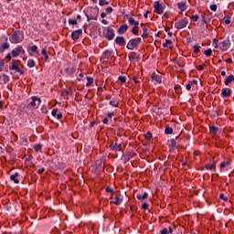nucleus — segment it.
Returning a JSON list of instances; mask_svg holds the SVG:
<instances>
[{"instance_id": "64", "label": "nucleus", "mask_w": 234, "mask_h": 234, "mask_svg": "<svg viewBox=\"0 0 234 234\" xmlns=\"http://www.w3.org/2000/svg\"><path fill=\"white\" fill-rule=\"evenodd\" d=\"M114 116V112H108V118H112Z\"/></svg>"}, {"instance_id": "17", "label": "nucleus", "mask_w": 234, "mask_h": 234, "mask_svg": "<svg viewBox=\"0 0 234 234\" xmlns=\"http://www.w3.org/2000/svg\"><path fill=\"white\" fill-rule=\"evenodd\" d=\"M127 30H129V26H127V24H123L122 25L119 29H118V34L120 36H123V34H125V32H127Z\"/></svg>"}, {"instance_id": "21", "label": "nucleus", "mask_w": 234, "mask_h": 234, "mask_svg": "<svg viewBox=\"0 0 234 234\" xmlns=\"http://www.w3.org/2000/svg\"><path fill=\"white\" fill-rule=\"evenodd\" d=\"M17 176H19L18 173H15L14 175L10 176V180L15 182V184H19V179H17Z\"/></svg>"}, {"instance_id": "61", "label": "nucleus", "mask_w": 234, "mask_h": 234, "mask_svg": "<svg viewBox=\"0 0 234 234\" xmlns=\"http://www.w3.org/2000/svg\"><path fill=\"white\" fill-rule=\"evenodd\" d=\"M107 13L106 12H102L101 14V17H102V19L104 18V17H107Z\"/></svg>"}, {"instance_id": "16", "label": "nucleus", "mask_w": 234, "mask_h": 234, "mask_svg": "<svg viewBox=\"0 0 234 234\" xmlns=\"http://www.w3.org/2000/svg\"><path fill=\"white\" fill-rule=\"evenodd\" d=\"M221 96L222 98H229L231 96V90L229 88H223L221 90Z\"/></svg>"}, {"instance_id": "29", "label": "nucleus", "mask_w": 234, "mask_h": 234, "mask_svg": "<svg viewBox=\"0 0 234 234\" xmlns=\"http://www.w3.org/2000/svg\"><path fill=\"white\" fill-rule=\"evenodd\" d=\"M169 45H173V41L166 39L165 43L163 44L164 48H171V47H169Z\"/></svg>"}, {"instance_id": "49", "label": "nucleus", "mask_w": 234, "mask_h": 234, "mask_svg": "<svg viewBox=\"0 0 234 234\" xmlns=\"http://www.w3.org/2000/svg\"><path fill=\"white\" fill-rule=\"evenodd\" d=\"M213 46L215 48H218V40L217 38L213 39Z\"/></svg>"}, {"instance_id": "28", "label": "nucleus", "mask_w": 234, "mask_h": 234, "mask_svg": "<svg viewBox=\"0 0 234 234\" xmlns=\"http://www.w3.org/2000/svg\"><path fill=\"white\" fill-rule=\"evenodd\" d=\"M200 48H201L200 45L196 44L193 47L194 54H199L200 53Z\"/></svg>"}, {"instance_id": "12", "label": "nucleus", "mask_w": 234, "mask_h": 234, "mask_svg": "<svg viewBox=\"0 0 234 234\" xmlns=\"http://www.w3.org/2000/svg\"><path fill=\"white\" fill-rule=\"evenodd\" d=\"M27 52L29 53V56H34L32 53L37 54V56H39V50H37V46L36 45L27 47Z\"/></svg>"}, {"instance_id": "47", "label": "nucleus", "mask_w": 234, "mask_h": 234, "mask_svg": "<svg viewBox=\"0 0 234 234\" xmlns=\"http://www.w3.org/2000/svg\"><path fill=\"white\" fill-rule=\"evenodd\" d=\"M119 81H121V83H125L127 81V78L120 76L119 77Z\"/></svg>"}, {"instance_id": "38", "label": "nucleus", "mask_w": 234, "mask_h": 234, "mask_svg": "<svg viewBox=\"0 0 234 234\" xmlns=\"http://www.w3.org/2000/svg\"><path fill=\"white\" fill-rule=\"evenodd\" d=\"M132 32H133V34L134 36H138V32H139V30H138V26H134V27H133V29H132Z\"/></svg>"}, {"instance_id": "9", "label": "nucleus", "mask_w": 234, "mask_h": 234, "mask_svg": "<svg viewBox=\"0 0 234 234\" xmlns=\"http://www.w3.org/2000/svg\"><path fill=\"white\" fill-rule=\"evenodd\" d=\"M154 12L156 14H159V16H162V14H164V7L162 6V5H160V2H154Z\"/></svg>"}, {"instance_id": "19", "label": "nucleus", "mask_w": 234, "mask_h": 234, "mask_svg": "<svg viewBox=\"0 0 234 234\" xmlns=\"http://www.w3.org/2000/svg\"><path fill=\"white\" fill-rule=\"evenodd\" d=\"M8 48H10V44H8V42L0 44V54H3V52L8 50Z\"/></svg>"}, {"instance_id": "39", "label": "nucleus", "mask_w": 234, "mask_h": 234, "mask_svg": "<svg viewBox=\"0 0 234 234\" xmlns=\"http://www.w3.org/2000/svg\"><path fill=\"white\" fill-rule=\"evenodd\" d=\"M99 5H100V6H105V5H109V2H107L106 0H100Z\"/></svg>"}, {"instance_id": "5", "label": "nucleus", "mask_w": 234, "mask_h": 234, "mask_svg": "<svg viewBox=\"0 0 234 234\" xmlns=\"http://www.w3.org/2000/svg\"><path fill=\"white\" fill-rule=\"evenodd\" d=\"M230 45H231V42L229 41V39H225L222 42L218 43V48H220V50H223L225 52L229 48Z\"/></svg>"}, {"instance_id": "2", "label": "nucleus", "mask_w": 234, "mask_h": 234, "mask_svg": "<svg viewBox=\"0 0 234 234\" xmlns=\"http://www.w3.org/2000/svg\"><path fill=\"white\" fill-rule=\"evenodd\" d=\"M140 43H142V37L132 38L129 40L126 48L128 50H134V48H136Z\"/></svg>"}, {"instance_id": "44", "label": "nucleus", "mask_w": 234, "mask_h": 234, "mask_svg": "<svg viewBox=\"0 0 234 234\" xmlns=\"http://www.w3.org/2000/svg\"><path fill=\"white\" fill-rule=\"evenodd\" d=\"M219 198L221 200H224V202H228V197H226L224 194H220Z\"/></svg>"}, {"instance_id": "7", "label": "nucleus", "mask_w": 234, "mask_h": 234, "mask_svg": "<svg viewBox=\"0 0 234 234\" xmlns=\"http://www.w3.org/2000/svg\"><path fill=\"white\" fill-rule=\"evenodd\" d=\"M91 14L90 15H86V17L88 21H97L98 20V14L99 11L98 9H91Z\"/></svg>"}, {"instance_id": "52", "label": "nucleus", "mask_w": 234, "mask_h": 234, "mask_svg": "<svg viewBox=\"0 0 234 234\" xmlns=\"http://www.w3.org/2000/svg\"><path fill=\"white\" fill-rule=\"evenodd\" d=\"M106 14H112V7H107L106 8Z\"/></svg>"}, {"instance_id": "8", "label": "nucleus", "mask_w": 234, "mask_h": 234, "mask_svg": "<svg viewBox=\"0 0 234 234\" xmlns=\"http://www.w3.org/2000/svg\"><path fill=\"white\" fill-rule=\"evenodd\" d=\"M105 37L109 41H112L114 39V29L108 27L106 29Z\"/></svg>"}, {"instance_id": "13", "label": "nucleus", "mask_w": 234, "mask_h": 234, "mask_svg": "<svg viewBox=\"0 0 234 234\" xmlns=\"http://www.w3.org/2000/svg\"><path fill=\"white\" fill-rule=\"evenodd\" d=\"M152 80H153L154 85H160V83H162V76H160L156 73L152 74Z\"/></svg>"}, {"instance_id": "40", "label": "nucleus", "mask_w": 234, "mask_h": 234, "mask_svg": "<svg viewBox=\"0 0 234 234\" xmlns=\"http://www.w3.org/2000/svg\"><path fill=\"white\" fill-rule=\"evenodd\" d=\"M205 167L208 171H211V169H215V165L208 164V165H206Z\"/></svg>"}, {"instance_id": "60", "label": "nucleus", "mask_w": 234, "mask_h": 234, "mask_svg": "<svg viewBox=\"0 0 234 234\" xmlns=\"http://www.w3.org/2000/svg\"><path fill=\"white\" fill-rule=\"evenodd\" d=\"M102 122H103L104 124L109 123V118L105 117V118L102 120Z\"/></svg>"}, {"instance_id": "27", "label": "nucleus", "mask_w": 234, "mask_h": 234, "mask_svg": "<svg viewBox=\"0 0 234 234\" xmlns=\"http://www.w3.org/2000/svg\"><path fill=\"white\" fill-rule=\"evenodd\" d=\"M230 165L229 161L222 162L220 164V171H224V169H226V167H228V165Z\"/></svg>"}, {"instance_id": "42", "label": "nucleus", "mask_w": 234, "mask_h": 234, "mask_svg": "<svg viewBox=\"0 0 234 234\" xmlns=\"http://www.w3.org/2000/svg\"><path fill=\"white\" fill-rule=\"evenodd\" d=\"M42 145L40 144H35L34 145V149L36 151V153H37V151H40Z\"/></svg>"}, {"instance_id": "22", "label": "nucleus", "mask_w": 234, "mask_h": 234, "mask_svg": "<svg viewBox=\"0 0 234 234\" xmlns=\"http://www.w3.org/2000/svg\"><path fill=\"white\" fill-rule=\"evenodd\" d=\"M148 197H149V194L147 192H144V195L138 194L137 199L142 201V200L147 199Z\"/></svg>"}, {"instance_id": "23", "label": "nucleus", "mask_w": 234, "mask_h": 234, "mask_svg": "<svg viewBox=\"0 0 234 234\" xmlns=\"http://www.w3.org/2000/svg\"><path fill=\"white\" fill-rule=\"evenodd\" d=\"M234 81V76L233 75H229V77H227L226 79H225V81H224V83H225V85H229V83H231V82H233Z\"/></svg>"}, {"instance_id": "50", "label": "nucleus", "mask_w": 234, "mask_h": 234, "mask_svg": "<svg viewBox=\"0 0 234 234\" xmlns=\"http://www.w3.org/2000/svg\"><path fill=\"white\" fill-rule=\"evenodd\" d=\"M210 10H212V12H217V5H211Z\"/></svg>"}, {"instance_id": "48", "label": "nucleus", "mask_w": 234, "mask_h": 234, "mask_svg": "<svg viewBox=\"0 0 234 234\" xmlns=\"http://www.w3.org/2000/svg\"><path fill=\"white\" fill-rule=\"evenodd\" d=\"M69 25H78V20L76 19H69Z\"/></svg>"}, {"instance_id": "11", "label": "nucleus", "mask_w": 234, "mask_h": 234, "mask_svg": "<svg viewBox=\"0 0 234 234\" xmlns=\"http://www.w3.org/2000/svg\"><path fill=\"white\" fill-rule=\"evenodd\" d=\"M110 149L111 151H115V153H118V151L122 152V144H118V143H112L110 144Z\"/></svg>"}, {"instance_id": "31", "label": "nucleus", "mask_w": 234, "mask_h": 234, "mask_svg": "<svg viewBox=\"0 0 234 234\" xmlns=\"http://www.w3.org/2000/svg\"><path fill=\"white\" fill-rule=\"evenodd\" d=\"M27 67H29V69H34V67H36V61H34V59H29L27 61Z\"/></svg>"}, {"instance_id": "55", "label": "nucleus", "mask_w": 234, "mask_h": 234, "mask_svg": "<svg viewBox=\"0 0 234 234\" xmlns=\"http://www.w3.org/2000/svg\"><path fill=\"white\" fill-rule=\"evenodd\" d=\"M191 87H193V84H191V82H189V83L186 85V90H191Z\"/></svg>"}, {"instance_id": "26", "label": "nucleus", "mask_w": 234, "mask_h": 234, "mask_svg": "<svg viewBox=\"0 0 234 234\" xmlns=\"http://www.w3.org/2000/svg\"><path fill=\"white\" fill-rule=\"evenodd\" d=\"M41 54L44 58V61H48V54L47 53V48H42Z\"/></svg>"}, {"instance_id": "15", "label": "nucleus", "mask_w": 234, "mask_h": 234, "mask_svg": "<svg viewBox=\"0 0 234 234\" xmlns=\"http://www.w3.org/2000/svg\"><path fill=\"white\" fill-rule=\"evenodd\" d=\"M10 81V77L6 74H0V85H5Z\"/></svg>"}, {"instance_id": "4", "label": "nucleus", "mask_w": 234, "mask_h": 234, "mask_svg": "<svg viewBox=\"0 0 234 234\" xmlns=\"http://www.w3.org/2000/svg\"><path fill=\"white\" fill-rule=\"evenodd\" d=\"M187 25H189V21L187 20V18H183L175 23V28H176L177 30H182V28H186Z\"/></svg>"}, {"instance_id": "30", "label": "nucleus", "mask_w": 234, "mask_h": 234, "mask_svg": "<svg viewBox=\"0 0 234 234\" xmlns=\"http://www.w3.org/2000/svg\"><path fill=\"white\" fill-rule=\"evenodd\" d=\"M129 60L130 61H134V59H136V53L134 52H130L128 55Z\"/></svg>"}, {"instance_id": "32", "label": "nucleus", "mask_w": 234, "mask_h": 234, "mask_svg": "<svg viewBox=\"0 0 234 234\" xmlns=\"http://www.w3.org/2000/svg\"><path fill=\"white\" fill-rule=\"evenodd\" d=\"M122 197H120V196H116L115 197V201L113 202V204H115L116 206H120L122 204Z\"/></svg>"}, {"instance_id": "34", "label": "nucleus", "mask_w": 234, "mask_h": 234, "mask_svg": "<svg viewBox=\"0 0 234 234\" xmlns=\"http://www.w3.org/2000/svg\"><path fill=\"white\" fill-rule=\"evenodd\" d=\"M165 133V134H173V128L166 126Z\"/></svg>"}, {"instance_id": "35", "label": "nucleus", "mask_w": 234, "mask_h": 234, "mask_svg": "<svg viewBox=\"0 0 234 234\" xmlns=\"http://www.w3.org/2000/svg\"><path fill=\"white\" fill-rule=\"evenodd\" d=\"M204 54H205V56H207V58H209L211 56V54H213V50H211V48H208L204 51Z\"/></svg>"}, {"instance_id": "43", "label": "nucleus", "mask_w": 234, "mask_h": 234, "mask_svg": "<svg viewBox=\"0 0 234 234\" xmlns=\"http://www.w3.org/2000/svg\"><path fill=\"white\" fill-rule=\"evenodd\" d=\"M110 105H112V107H118V102L116 101H110Z\"/></svg>"}, {"instance_id": "25", "label": "nucleus", "mask_w": 234, "mask_h": 234, "mask_svg": "<svg viewBox=\"0 0 234 234\" xmlns=\"http://www.w3.org/2000/svg\"><path fill=\"white\" fill-rule=\"evenodd\" d=\"M168 145H169L170 149H175V147H176V141L175 139L169 140Z\"/></svg>"}, {"instance_id": "59", "label": "nucleus", "mask_w": 234, "mask_h": 234, "mask_svg": "<svg viewBox=\"0 0 234 234\" xmlns=\"http://www.w3.org/2000/svg\"><path fill=\"white\" fill-rule=\"evenodd\" d=\"M147 207H149V204L144 203L143 206H142V208L143 209H147Z\"/></svg>"}, {"instance_id": "41", "label": "nucleus", "mask_w": 234, "mask_h": 234, "mask_svg": "<svg viewBox=\"0 0 234 234\" xmlns=\"http://www.w3.org/2000/svg\"><path fill=\"white\" fill-rule=\"evenodd\" d=\"M153 139V133H151V132H148L145 134V140H152Z\"/></svg>"}, {"instance_id": "10", "label": "nucleus", "mask_w": 234, "mask_h": 234, "mask_svg": "<svg viewBox=\"0 0 234 234\" xmlns=\"http://www.w3.org/2000/svg\"><path fill=\"white\" fill-rule=\"evenodd\" d=\"M83 34L82 29L75 30L71 33V39L73 41H78L80 39V37Z\"/></svg>"}, {"instance_id": "57", "label": "nucleus", "mask_w": 234, "mask_h": 234, "mask_svg": "<svg viewBox=\"0 0 234 234\" xmlns=\"http://www.w3.org/2000/svg\"><path fill=\"white\" fill-rule=\"evenodd\" d=\"M83 73H80V75H79V77L77 78V80H79V81H81V80H83Z\"/></svg>"}, {"instance_id": "6", "label": "nucleus", "mask_w": 234, "mask_h": 234, "mask_svg": "<svg viewBox=\"0 0 234 234\" xmlns=\"http://www.w3.org/2000/svg\"><path fill=\"white\" fill-rule=\"evenodd\" d=\"M41 104V99L33 96L31 97V101L28 103V107H35L37 108Z\"/></svg>"}, {"instance_id": "46", "label": "nucleus", "mask_w": 234, "mask_h": 234, "mask_svg": "<svg viewBox=\"0 0 234 234\" xmlns=\"http://www.w3.org/2000/svg\"><path fill=\"white\" fill-rule=\"evenodd\" d=\"M191 19H192V21L197 22V21H198L199 16H198V15H192Z\"/></svg>"}, {"instance_id": "56", "label": "nucleus", "mask_w": 234, "mask_h": 234, "mask_svg": "<svg viewBox=\"0 0 234 234\" xmlns=\"http://www.w3.org/2000/svg\"><path fill=\"white\" fill-rule=\"evenodd\" d=\"M56 116L58 120H61L63 118V114H61V112H58Z\"/></svg>"}, {"instance_id": "24", "label": "nucleus", "mask_w": 234, "mask_h": 234, "mask_svg": "<svg viewBox=\"0 0 234 234\" xmlns=\"http://www.w3.org/2000/svg\"><path fill=\"white\" fill-rule=\"evenodd\" d=\"M177 6H178V8H179V10H180L181 12H186V3H184V2H179V3H177Z\"/></svg>"}, {"instance_id": "54", "label": "nucleus", "mask_w": 234, "mask_h": 234, "mask_svg": "<svg viewBox=\"0 0 234 234\" xmlns=\"http://www.w3.org/2000/svg\"><path fill=\"white\" fill-rule=\"evenodd\" d=\"M51 114L52 116H56L58 114V109H53Z\"/></svg>"}, {"instance_id": "3", "label": "nucleus", "mask_w": 234, "mask_h": 234, "mask_svg": "<svg viewBox=\"0 0 234 234\" xmlns=\"http://www.w3.org/2000/svg\"><path fill=\"white\" fill-rule=\"evenodd\" d=\"M9 70H14V72H19V74H25V71L19 69V60L13 59L12 64L9 66Z\"/></svg>"}, {"instance_id": "1", "label": "nucleus", "mask_w": 234, "mask_h": 234, "mask_svg": "<svg viewBox=\"0 0 234 234\" xmlns=\"http://www.w3.org/2000/svg\"><path fill=\"white\" fill-rule=\"evenodd\" d=\"M9 41L14 45H17V43H21V41H23V37H21V32L13 31L9 37Z\"/></svg>"}, {"instance_id": "20", "label": "nucleus", "mask_w": 234, "mask_h": 234, "mask_svg": "<svg viewBox=\"0 0 234 234\" xmlns=\"http://www.w3.org/2000/svg\"><path fill=\"white\" fill-rule=\"evenodd\" d=\"M128 22H129V25H131L132 27H139L140 25V22L134 20L133 17H128Z\"/></svg>"}, {"instance_id": "45", "label": "nucleus", "mask_w": 234, "mask_h": 234, "mask_svg": "<svg viewBox=\"0 0 234 234\" xmlns=\"http://www.w3.org/2000/svg\"><path fill=\"white\" fill-rule=\"evenodd\" d=\"M5 68V61L0 59V72H3V69Z\"/></svg>"}, {"instance_id": "36", "label": "nucleus", "mask_w": 234, "mask_h": 234, "mask_svg": "<svg viewBox=\"0 0 234 234\" xmlns=\"http://www.w3.org/2000/svg\"><path fill=\"white\" fill-rule=\"evenodd\" d=\"M210 133H212V134H217V133H218V128L210 126Z\"/></svg>"}, {"instance_id": "18", "label": "nucleus", "mask_w": 234, "mask_h": 234, "mask_svg": "<svg viewBox=\"0 0 234 234\" xmlns=\"http://www.w3.org/2000/svg\"><path fill=\"white\" fill-rule=\"evenodd\" d=\"M116 45H119V47H125V37H117L115 38Z\"/></svg>"}, {"instance_id": "58", "label": "nucleus", "mask_w": 234, "mask_h": 234, "mask_svg": "<svg viewBox=\"0 0 234 234\" xmlns=\"http://www.w3.org/2000/svg\"><path fill=\"white\" fill-rule=\"evenodd\" d=\"M5 59H7V61H10V59H12V55L10 53H8L6 56H5Z\"/></svg>"}, {"instance_id": "53", "label": "nucleus", "mask_w": 234, "mask_h": 234, "mask_svg": "<svg viewBox=\"0 0 234 234\" xmlns=\"http://www.w3.org/2000/svg\"><path fill=\"white\" fill-rule=\"evenodd\" d=\"M45 173V168H40L37 170V175H43Z\"/></svg>"}, {"instance_id": "51", "label": "nucleus", "mask_w": 234, "mask_h": 234, "mask_svg": "<svg viewBox=\"0 0 234 234\" xmlns=\"http://www.w3.org/2000/svg\"><path fill=\"white\" fill-rule=\"evenodd\" d=\"M161 234H169V230L167 229V228L163 229Z\"/></svg>"}, {"instance_id": "62", "label": "nucleus", "mask_w": 234, "mask_h": 234, "mask_svg": "<svg viewBox=\"0 0 234 234\" xmlns=\"http://www.w3.org/2000/svg\"><path fill=\"white\" fill-rule=\"evenodd\" d=\"M197 70H204V65H198Z\"/></svg>"}, {"instance_id": "37", "label": "nucleus", "mask_w": 234, "mask_h": 234, "mask_svg": "<svg viewBox=\"0 0 234 234\" xmlns=\"http://www.w3.org/2000/svg\"><path fill=\"white\" fill-rule=\"evenodd\" d=\"M144 33L142 35V37H144V39H145V37H149V33L147 32V27H144Z\"/></svg>"}, {"instance_id": "33", "label": "nucleus", "mask_w": 234, "mask_h": 234, "mask_svg": "<svg viewBox=\"0 0 234 234\" xmlns=\"http://www.w3.org/2000/svg\"><path fill=\"white\" fill-rule=\"evenodd\" d=\"M87 83H86V87H90V85H92V83H94V79L90 78V77H87Z\"/></svg>"}, {"instance_id": "14", "label": "nucleus", "mask_w": 234, "mask_h": 234, "mask_svg": "<svg viewBox=\"0 0 234 234\" xmlns=\"http://www.w3.org/2000/svg\"><path fill=\"white\" fill-rule=\"evenodd\" d=\"M21 50H23V46L14 48L11 51L12 58H17V56H19V54H21Z\"/></svg>"}, {"instance_id": "63", "label": "nucleus", "mask_w": 234, "mask_h": 234, "mask_svg": "<svg viewBox=\"0 0 234 234\" xmlns=\"http://www.w3.org/2000/svg\"><path fill=\"white\" fill-rule=\"evenodd\" d=\"M229 23H231V20H229V18H226L225 25H229Z\"/></svg>"}]
</instances>
